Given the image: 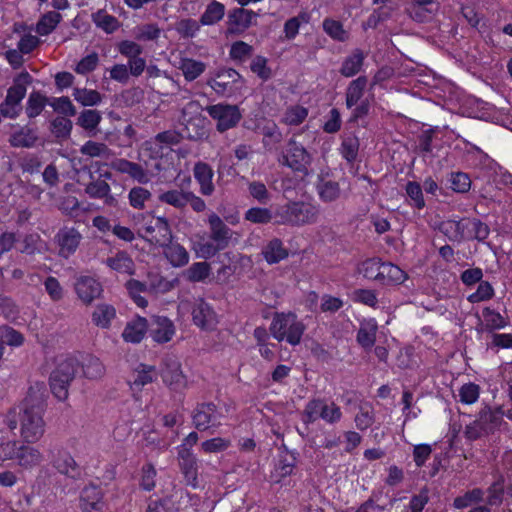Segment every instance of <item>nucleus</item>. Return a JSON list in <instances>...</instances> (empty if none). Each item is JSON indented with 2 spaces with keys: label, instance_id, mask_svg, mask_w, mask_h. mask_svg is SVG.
<instances>
[{
  "label": "nucleus",
  "instance_id": "obj_1",
  "mask_svg": "<svg viewBox=\"0 0 512 512\" xmlns=\"http://www.w3.org/2000/svg\"><path fill=\"white\" fill-rule=\"evenodd\" d=\"M45 397L44 384L37 383L30 387L20 411L11 409L6 415V424L10 430L17 428V416H20V434L26 443H36L44 435Z\"/></svg>",
  "mask_w": 512,
  "mask_h": 512
},
{
  "label": "nucleus",
  "instance_id": "obj_2",
  "mask_svg": "<svg viewBox=\"0 0 512 512\" xmlns=\"http://www.w3.org/2000/svg\"><path fill=\"white\" fill-rule=\"evenodd\" d=\"M318 216V207L304 201H290L278 206L274 211L277 224L298 227L315 223Z\"/></svg>",
  "mask_w": 512,
  "mask_h": 512
},
{
  "label": "nucleus",
  "instance_id": "obj_3",
  "mask_svg": "<svg viewBox=\"0 0 512 512\" xmlns=\"http://www.w3.org/2000/svg\"><path fill=\"white\" fill-rule=\"evenodd\" d=\"M439 230L450 241L461 242L464 239L484 240L489 235L486 224L476 218L448 219L442 221Z\"/></svg>",
  "mask_w": 512,
  "mask_h": 512
},
{
  "label": "nucleus",
  "instance_id": "obj_4",
  "mask_svg": "<svg viewBox=\"0 0 512 512\" xmlns=\"http://www.w3.org/2000/svg\"><path fill=\"white\" fill-rule=\"evenodd\" d=\"M503 423V411L501 408L484 406L480 409L474 421L465 426L464 435L474 441L493 434Z\"/></svg>",
  "mask_w": 512,
  "mask_h": 512
},
{
  "label": "nucleus",
  "instance_id": "obj_5",
  "mask_svg": "<svg viewBox=\"0 0 512 512\" xmlns=\"http://www.w3.org/2000/svg\"><path fill=\"white\" fill-rule=\"evenodd\" d=\"M304 331L305 326L293 313H277L270 325V333L276 340H286L291 345L300 343Z\"/></svg>",
  "mask_w": 512,
  "mask_h": 512
},
{
  "label": "nucleus",
  "instance_id": "obj_6",
  "mask_svg": "<svg viewBox=\"0 0 512 512\" xmlns=\"http://www.w3.org/2000/svg\"><path fill=\"white\" fill-rule=\"evenodd\" d=\"M180 123L184 126L187 138L202 140L208 136L205 128V118L200 114V105L196 101L188 102L181 109Z\"/></svg>",
  "mask_w": 512,
  "mask_h": 512
},
{
  "label": "nucleus",
  "instance_id": "obj_7",
  "mask_svg": "<svg viewBox=\"0 0 512 512\" xmlns=\"http://www.w3.org/2000/svg\"><path fill=\"white\" fill-rule=\"evenodd\" d=\"M30 81L28 73H22L13 86L8 91L5 100L0 104V113L2 116L15 119L19 116L22 107L21 101L26 95V84Z\"/></svg>",
  "mask_w": 512,
  "mask_h": 512
},
{
  "label": "nucleus",
  "instance_id": "obj_8",
  "mask_svg": "<svg viewBox=\"0 0 512 512\" xmlns=\"http://www.w3.org/2000/svg\"><path fill=\"white\" fill-rule=\"evenodd\" d=\"M77 370V361L67 358L60 362L50 376L52 393L59 400H65L68 396V386L74 379Z\"/></svg>",
  "mask_w": 512,
  "mask_h": 512
},
{
  "label": "nucleus",
  "instance_id": "obj_9",
  "mask_svg": "<svg viewBox=\"0 0 512 512\" xmlns=\"http://www.w3.org/2000/svg\"><path fill=\"white\" fill-rule=\"evenodd\" d=\"M51 465L62 475L78 480L82 476V470L73 456L60 446H53L48 451Z\"/></svg>",
  "mask_w": 512,
  "mask_h": 512
},
{
  "label": "nucleus",
  "instance_id": "obj_10",
  "mask_svg": "<svg viewBox=\"0 0 512 512\" xmlns=\"http://www.w3.org/2000/svg\"><path fill=\"white\" fill-rule=\"evenodd\" d=\"M208 114L217 121L216 129L223 133L235 127L242 115L236 105L216 104L206 107Z\"/></svg>",
  "mask_w": 512,
  "mask_h": 512
},
{
  "label": "nucleus",
  "instance_id": "obj_11",
  "mask_svg": "<svg viewBox=\"0 0 512 512\" xmlns=\"http://www.w3.org/2000/svg\"><path fill=\"white\" fill-rule=\"evenodd\" d=\"M143 237L152 244L166 245L172 239L168 220L164 217H151L141 228Z\"/></svg>",
  "mask_w": 512,
  "mask_h": 512
},
{
  "label": "nucleus",
  "instance_id": "obj_12",
  "mask_svg": "<svg viewBox=\"0 0 512 512\" xmlns=\"http://www.w3.org/2000/svg\"><path fill=\"white\" fill-rule=\"evenodd\" d=\"M241 81V75L232 68H222L215 72L213 77L207 80L210 86L218 95L228 96L234 93Z\"/></svg>",
  "mask_w": 512,
  "mask_h": 512
},
{
  "label": "nucleus",
  "instance_id": "obj_13",
  "mask_svg": "<svg viewBox=\"0 0 512 512\" xmlns=\"http://www.w3.org/2000/svg\"><path fill=\"white\" fill-rule=\"evenodd\" d=\"M223 417L222 409L213 403H202L194 410L193 423L198 430H207L220 426Z\"/></svg>",
  "mask_w": 512,
  "mask_h": 512
},
{
  "label": "nucleus",
  "instance_id": "obj_14",
  "mask_svg": "<svg viewBox=\"0 0 512 512\" xmlns=\"http://www.w3.org/2000/svg\"><path fill=\"white\" fill-rule=\"evenodd\" d=\"M280 162L294 171L306 173L311 163V155L301 144L290 139L286 154L283 155Z\"/></svg>",
  "mask_w": 512,
  "mask_h": 512
},
{
  "label": "nucleus",
  "instance_id": "obj_15",
  "mask_svg": "<svg viewBox=\"0 0 512 512\" xmlns=\"http://www.w3.org/2000/svg\"><path fill=\"white\" fill-rule=\"evenodd\" d=\"M161 377L172 390L180 391L187 387V379L181 370L180 362L173 357H167L163 361Z\"/></svg>",
  "mask_w": 512,
  "mask_h": 512
},
{
  "label": "nucleus",
  "instance_id": "obj_16",
  "mask_svg": "<svg viewBox=\"0 0 512 512\" xmlns=\"http://www.w3.org/2000/svg\"><path fill=\"white\" fill-rule=\"evenodd\" d=\"M82 240L81 233L72 227H64L55 235V242L58 246V255L68 259L78 249Z\"/></svg>",
  "mask_w": 512,
  "mask_h": 512
},
{
  "label": "nucleus",
  "instance_id": "obj_17",
  "mask_svg": "<svg viewBox=\"0 0 512 512\" xmlns=\"http://www.w3.org/2000/svg\"><path fill=\"white\" fill-rule=\"evenodd\" d=\"M78 298L86 305L99 298L103 292L101 283L92 276H79L74 284Z\"/></svg>",
  "mask_w": 512,
  "mask_h": 512
},
{
  "label": "nucleus",
  "instance_id": "obj_18",
  "mask_svg": "<svg viewBox=\"0 0 512 512\" xmlns=\"http://www.w3.org/2000/svg\"><path fill=\"white\" fill-rule=\"evenodd\" d=\"M104 493L102 489L95 484L86 485L79 498V506L82 512H103Z\"/></svg>",
  "mask_w": 512,
  "mask_h": 512
},
{
  "label": "nucleus",
  "instance_id": "obj_19",
  "mask_svg": "<svg viewBox=\"0 0 512 512\" xmlns=\"http://www.w3.org/2000/svg\"><path fill=\"white\" fill-rule=\"evenodd\" d=\"M183 136L176 130H167L158 133L154 138L143 143V149L150 151L152 156H159L164 147L177 145L181 142Z\"/></svg>",
  "mask_w": 512,
  "mask_h": 512
},
{
  "label": "nucleus",
  "instance_id": "obj_20",
  "mask_svg": "<svg viewBox=\"0 0 512 512\" xmlns=\"http://www.w3.org/2000/svg\"><path fill=\"white\" fill-rule=\"evenodd\" d=\"M148 330L152 339L157 343H166L175 334L173 322L165 316H153Z\"/></svg>",
  "mask_w": 512,
  "mask_h": 512
},
{
  "label": "nucleus",
  "instance_id": "obj_21",
  "mask_svg": "<svg viewBox=\"0 0 512 512\" xmlns=\"http://www.w3.org/2000/svg\"><path fill=\"white\" fill-rule=\"evenodd\" d=\"M91 181L85 186V193L93 199H103L108 206H116L117 200L111 195L110 185L103 179H94V175L89 171Z\"/></svg>",
  "mask_w": 512,
  "mask_h": 512
},
{
  "label": "nucleus",
  "instance_id": "obj_22",
  "mask_svg": "<svg viewBox=\"0 0 512 512\" xmlns=\"http://www.w3.org/2000/svg\"><path fill=\"white\" fill-rule=\"evenodd\" d=\"M193 322L203 329H212L217 324V314L213 308L204 300L195 302L192 309Z\"/></svg>",
  "mask_w": 512,
  "mask_h": 512
},
{
  "label": "nucleus",
  "instance_id": "obj_23",
  "mask_svg": "<svg viewBox=\"0 0 512 512\" xmlns=\"http://www.w3.org/2000/svg\"><path fill=\"white\" fill-rule=\"evenodd\" d=\"M257 14L252 10L236 8L228 15V31L232 34H239L248 29Z\"/></svg>",
  "mask_w": 512,
  "mask_h": 512
},
{
  "label": "nucleus",
  "instance_id": "obj_24",
  "mask_svg": "<svg viewBox=\"0 0 512 512\" xmlns=\"http://www.w3.org/2000/svg\"><path fill=\"white\" fill-rule=\"evenodd\" d=\"M208 223L210 227V238L219 245H223V248L226 249L232 238L231 229L215 213L209 215Z\"/></svg>",
  "mask_w": 512,
  "mask_h": 512
},
{
  "label": "nucleus",
  "instance_id": "obj_25",
  "mask_svg": "<svg viewBox=\"0 0 512 512\" xmlns=\"http://www.w3.org/2000/svg\"><path fill=\"white\" fill-rule=\"evenodd\" d=\"M15 460L20 467L24 469H32L41 464L43 461V454L34 446L21 444L17 447Z\"/></svg>",
  "mask_w": 512,
  "mask_h": 512
},
{
  "label": "nucleus",
  "instance_id": "obj_26",
  "mask_svg": "<svg viewBox=\"0 0 512 512\" xmlns=\"http://www.w3.org/2000/svg\"><path fill=\"white\" fill-rule=\"evenodd\" d=\"M194 178L200 186V193L204 196H210L215 190L213 184L214 172L212 168L204 162H198L193 168Z\"/></svg>",
  "mask_w": 512,
  "mask_h": 512
},
{
  "label": "nucleus",
  "instance_id": "obj_27",
  "mask_svg": "<svg viewBox=\"0 0 512 512\" xmlns=\"http://www.w3.org/2000/svg\"><path fill=\"white\" fill-rule=\"evenodd\" d=\"M105 264L117 273L133 275L135 273V263L132 257L126 251H117L114 255L105 260Z\"/></svg>",
  "mask_w": 512,
  "mask_h": 512
},
{
  "label": "nucleus",
  "instance_id": "obj_28",
  "mask_svg": "<svg viewBox=\"0 0 512 512\" xmlns=\"http://www.w3.org/2000/svg\"><path fill=\"white\" fill-rule=\"evenodd\" d=\"M147 331V320L143 317H137L126 324L122 332V338L125 342L140 343Z\"/></svg>",
  "mask_w": 512,
  "mask_h": 512
},
{
  "label": "nucleus",
  "instance_id": "obj_29",
  "mask_svg": "<svg viewBox=\"0 0 512 512\" xmlns=\"http://www.w3.org/2000/svg\"><path fill=\"white\" fill-rule=\"evenodd\" d=\"M116 318V309L107 303L98 304L91 315L93 324L101 329H109L112 321Z\"/></svg>",
  "mask_w": 512,
  "mask_h": 512
},
{
  "label": "nucleus",
  "instance_id": "obj_30",
  "mask_svg": "<svg viewBox=\"0 0 512 512\" xmlns=\"http://www.w3.org/2000/svg\"><path fill=\"white\" fill-rule=\"evenodd\" d=\"M161 246L164 248L163 253L166 259L173 267H182L189 262V253L182 245L170 241Z\"/></svg>",
  "mask_w": 512,
  "mask_h": 512
},
{
  "label": "nucleus",
  "instance_id": "obj_31",
  "mask_svg": "<svg viewBox=\"0 0 512 512\" xmlns=\"http://www.w3.org/2000/svg\"><path fill=\"white\" fill-rule=\"evenodd\" d=\"M206 63L193 59L181 58L179 61L178 69L181 70L186 81H194L206 70Z\"/></svg>",
  "mask_w": 512,
  "mask_h": 512
},
{
  "label": "nucleus",
  "instance_id": "obj_32",
  "mask_svg": "<svg viewBox=\"0 0 512 512\" xmlns=\"http://www.w3.org/2000/svg\"><path fill=\"white\" fill-rule=\"evenodd\" d=\"M37 140V136L33 129L24 126V127H18L15 129L10 137H9V143L13 147H25L29 148L32 147Z\"/></svg>",
  "mask_w": 512,
  "mask_h": 512
},
{
  "label": "nucleus",
  "instance_id": "obj_33",
  "mask_svg": "<svg viewBox=\"0 0 512 512\" xmlns=\"http://www.w3.org/2000/svg\"><path fill=\"white\" fill-rule=\"evenodd\" d=\"M188 192L183 189H170L158 196L161 203L170 205L178 210H184L187 206Z\"/></svg>",
  "mask_w": 512,
  "mask_h": 512
},
{
  "label": "nucleus",
  "instance_id": "obj_34",
  "mask_svg": "<svg viewBox=\"0 0 512 512\" xmlns=\"http://www.w3.org/2000/svg\"><path fill=\"white\" fill-rule=\"evenodd\" d=\"M407 278V274L398 266L392 263L383 262L380 282L384 285L402 284Z\"/></svg>",
  "mask_w": 512,
  "mask_h": 512
},
{
  "label": "nucleus",
  "instance_id": "obj_35",
  "mask_svg": "<svg viewBox=\"0 0 512 512\" xmlns=\"http://www.w3.org/2000/svg\"><path fill=\"white\" fill-rule=\"evenodd\" d=\"M80 153L90 158H100L103 160H109L113 156V152L105 143L92 140L85 142L81 146Z\"/></svg>",
  "mask_w": 512,
  "mask_h": 512
},
{
  "label": "nucleus",
  "instance_id": "obj_36",
  "mask_svg": "<svg viewBox=\"0 0 512 512\" xmlns=\"http://www.w3.org/2000/svg\"><path fill=\"white\" fill-rule=\"evenodd\" d=\"M319 198L325 203L338 200L341 196L339 183L332 180L321 179L317 184Z\"/></svg>",
  "mask_w": 512,
  "mask_h": 512
},
{
  "label": "nucleus",
  "instance_id": "obj_37",
  "mask_svg": "<svg viewBox=\"0 0 512 512\" xmlns=\"http://www.w3.org/2000/svg\"><path fill=\"white\" fill-rule=\"evenodd\" d=\"M225 10L224 4L213 0L206 6L205 11L201 15L200 24L210 26L220 22L225 15Z\"/></svg>",
  "mask_w": 512,
  "mask_h": 512
},
{
  "label": "nucleus",
  "instance_id": "obj_38",
  "mask_svg": "<svg viewBox=\"0 0 512 512\" xmlns=\"http://www.w3.org/2000/svg\"><path fill=\"white\" fill-rule=\"evenodd\" d=\"M265 260L269 264H275L288 256L287 249L279 239H272L262 250Z\"/></svg>",
  "mask_w": 512,
  "mask_h": 512
},
{
  "label": "nucleus",
  "instance_id": "obj_39",
  "mask_svg": "<svg viewBox=\"0 0 512 512\" xmlns=\"http://www.w3.org/2000/svg\"><path fill=\"white\" fill-rule=\"evenodd\" d=\"M377 324L373 320L361 324L357 333V342L364 349H371L376 341Z\"/></svg>",
  "mask_w": 512,
  "mask_h": 512
},
{
  "label": "nucleus",
  "instance_id": "obj_40",
  "mask_svg": "<svg viewBox=\"0 0 512 512\" xmlns=\"http://www.w3.org/2000/svg\"><path fill=\"white\" fill-rule=\"evenodd\" d=\"M364 58L365 56L361 50H354L352 54L343 61L340 73L345 77L356 75L363 65Z\"/></svg>",
  "mask_w": 512,
  "mask_h": 512
},
{
  "label": "nucleus",
  "instance_id": "obj_41",
  "mask_svg": "<svg viewBox=\"0 0 512 512\" xmlns=\"http://www.w3.org/2000/svg\"><path fill=\"white\" fill-rule=\"evenodd\" d=\"M482 316L484 322H481L480 325L487 331L499 330L503 329L507 326L506 319L497 311L491 309L490 307H485L482 310Z\"/></svg>",
  "mask_w": 512,
  "mask_h": 512
},
{
  "label": "nucleus",
  "instance_id": "obj_42",
  "mask_svg": "<svg viewBox=\"0 0 512 512\" xmlns=\"http://www.w3.org/2000/svg\"><path fill=\"white\" fill-rule=\"evenodd\" d=\"M367 86V78L364 76L353 80L346 91V105L348 108L355 106L362 98Z\"/></svg>",
  "mask_w": 512,
  "mask_h": 512
},
{
  "label": "nucleus",
  "instance_id": "obj_43",
  "mask_svg": "<svg viewBox=\"0 0 512 512\" xmlns=\"http://www.w3.org/2000/svg\"><path fill=\"white\" fill-rule=\"evenodd\" d=\"M485 492L481 488H473L466 491L463 495L458 496L453 501L456 509H465L469 506L476 505L484 501Z\"/></svg>",
  "mask_w": 512,
  "mask_h": 512
},
{
  "label": "nucleus",
  "instance_id": "obj_44",
  "mask_svg": "<svg viewBox=\"0 0 512 512\" xmlns=\"http://www.w3.org/2000/svg\"><path fill=\"white\" fill-rule=\"evenodd\" d=\"M193 249L196 255L202 259H210L219 251L224 250L223 245H219L211 238L209 240L202 239L194 244Z\"/></svg>",
  "mask_w": 512,
  "mask_h": 512
},
{
  "label": "nucleus",
  "instance_id": "obj_45",
  "mask_svg": "<svg viewBox=\"0 0 512 512\" xmlns=\"http://www.w3.org/2000/svg\"><path fill=\"white\" fill-rule=\"evenodd\" d=\"M73 97L83 106H96L103 98L98 91L86 88H74Z\"/></svg>",
  "mask_w": 512,
  "mask_h": 512
},
{
  "label": "nucleus",
  "instance_id": "obj_46",
  "mask_svg": "<svg viewBox=\"0 0 512 512\" xmlns=\"http://www.w3.org/2000/svg\"><path fill=\"white\" fill-rule=\"evenodd\" d=\"M92 20L95 25L106 33H113L120 25L116 17L107 14L104 10H98L92 14Z\"/></svg>",
  "mask_w": 512,
  "mask_h": 512
},
{
  "label": "nucleus",
  "instance_id": "obj_47",
  "mask_svg": "<svg viewBox=\"0 0 512 512\" xmlns=\"http://www.w3.org/2000/svg\"><path fill=\"white\" fill-rule=\"evenodd\" d=\"M383 262L378 258H370L361 263L359 272L367 279L380 282Z\"/></svg>",
  "mask_w": 512,
  "mask_h": 512
},
{
  "label": "nucleus",
  "instance_id": "obj_48",
  "mask_svg": "<svg viewBox=\"0 0 512 512\" xmlns=\"http://www.w3.org/2000/svg\"><path fill=\"white\" fill-rule=\"evenodd\" d=\"M82 369L85 377L88 379H99L105 373L103 364L94 356H88L83 360Z\"/></svg>",
  "mask_w": 512,
  "mask_h": 512
},
{
  "label": "nucleus",
  "instance_id": "obj_49",
  "mask_svg": "<svg viewBox=\"0 0 512 512\" xmlns=\"http://www.w3.org/2000/svg\"><path fill=\"white\" fill-rule=\"evenodd\" d=\"M102 120V116L99 111L87 109L83 110L78 119L77 124L81 126L86 131L92 132L95 131L97 126Z\"/></svg>",
  "mask_w": 512,
  "mask_h": 512
},
{
  "label": "nucleus",
  "instance_id": "obj_50",
  "mask_svg": "<svg viewBox=\"0 0 512 512\" xmlns=\"http://www.w3.org/2000/svg\"><path fill=\"white\" fill-rule=\"evenodd\" d=\"M324 402V399H312L306 404L302 413V420L305 424L321 419Z\"/></svg>",
  "mask_w": 512,
  "mask_h": 512
},
{
  "label": "nucleus",
  "instance_id": "obj_51",
  "mask_svg": "<svg viewBox=\"0 0 512 512\" xmlns=\"http://www.w3.org/2000/svg\"><path fill=\"white\" fill-rule=\"evenodd\" d=\"M61 20L58 12L52 11L43 15L36 25V32L42 36L50 34Z\"/></svg>",
  "mask_w": 512,
  "mask_h": 512
},
{
  "label": "nucleus",
  "instance_id": "obj_52",
  "mask_svg": "<svg viewBox=\"0 0 512 512\" xmlns=\"http://www.w3.org/2000/svg\"><path fill=\"white\" fill-rule=\"evenodd\" d=\"M210 264L207 262H197L192 264L186 270V277L191 282H200L210 275Z\"/></svg>",
  "mask_w": 512,
  "mask_h": 512
},
{
  "label": "nucleus",
  "instance_id": "obj_53",
  "mask_svg": "<svg viewBox=\"0 0 512 512\" xmlns=\"http://www.w3.org/2000/svg\"><path fill=\"white\" fill-rule=\"evenodd\" d=\"M324 31L334 40L344 42L348 39V32L344 30L343 25L333 19H325L323 21Z\"/></svg>",
  "mask_w": 512,
  "mask_h": 512
},
{
  "label": "nucleus",
  "instance_id": "obj_54",
  "mask_svg": "<svg viewBox=\"0 0 512 512\" xmlns=\"http://www.w3.org/2000/svg\"><path fill=\"white\" fill-rule=\"evenodd\" d=\"M273 218L274 214L267 208L253 207L245 213V219L255 224H267Z\"/></svg>",
  "mask_w": 512,
  "mask_h": 512
},
{
  "label": "nucleus",
  "instance_id": "obj_55",
  "mask_svg": "<svg viewBox=\"0 0 512 512\" xmlns=\"http://www.w3.org/2000/svg\"><path fill=\"white\" fill-rule=\"evenodd\" d=\"M488 497L486 504L489 506H500L504 496V480L499 478L494 481L487 489Z\"/></svg>",
  "mask_w": 512,
  "mask_h": 512
},
{
  "label": "nucleus",
  "instance_id": "obj_56",
  "mask_svg": "<svg viewBox=\"0 0 512 512\" xmlns=\"http://www.w3.org/2000/svg\"><path fill=\"white\" fill-rule=\"evenodd\" d=\"M46 105V98L38 93V92H32L29 95L27 106H26V113L29 118H34L38 116L42 110L44 109Z\"/></svg>",
  "mask_w": 512,
  "mask_h": 512
},
{
  "label": "nucleus",
  "instance_id": "obj_57",
  "mask_svg": "<svg viewBox=\"0 0 512 512\" xmlns=\"http://www.w3.org/2000/svg\"><path fill=\"white\" fill-rule=\"evenodd\" d=\"M126 288L137 306L141 308H145L147 306V300L141 296V293L146 290L144 283L131 279L126 283Z\"/></svg>",
  "mask_w": 512,
  "mask_h": 512
},
{
  "label": "nucleus",
  "instance_id": "obj_58",
  "mask_svg": "<svg viewBox=\"0 0 512 512\" xmlns=\"http://www.w3.org/2000/svg\"><path fill=\"white\" fill-rule=\"evenodd\" d=\"M150 198V191L143 187H134L128 194L129 204L135 209H143Z\"/></svg>",
  "mask_w": 512,
  "mask_h": 512
},
{
  "label": "nucleus",
  "instance_id": "obj_59",
  "mask_svg": "<svg viewBox=\"0 0 512 512\" xmlns=\"http://www.w3.org/2000/svg\"><path fill=\"white\" fill-rule=\"evenodd\" d=\"M494 296V288L488 281H481L477 290L467 297L470 303H479L490 300Z\"/></svg>",
  "mask_w": 512,
  "mask_h": 512
},
{
  "label": "nucleus",
  "instance_id": "obj_60",
  "mask_svg": "<svg viewBox=\"0 0 512 512\" xmlns=\"http://www.w3.org/2000/svg\"><path fill=\"white\" fill-rule=\"evenodd\" d=\"M309 16L306 13H301L296 17L290 18L284 24L285 37L288 40L294 39L299 32L302 23H308Z\"/></svg>",
  "mask_w": 512,
  "mask_h": 512
},
{
  "label": "nucleus",
  "instance_id": "obj_61",
  "mask_svg": "<svg viewBox=\"0 0 512 512\" xmlns=\"http://www.w3.org/2000/svg\"><path fill=\"white\" fill-rule=\"evenodd\" d=\"M480 395V387L472 382L466 383L459 389L460 401L464 404H474Z\"/></svg>",
  "mask_w": 512,
  "mask_h": 512
},
{
  "label": "nucleus",
  "instance_id": "obj_62",
  "mask_svg": "<svg viewBox=\"0 0 512 512\" xmlns=\"http://www.w3.org/2000/svg\"><path fill=\"white\" fill-rule=\"evenodd\" d=\"M43 249V242L38 234H28L24 237L23 247L21 249L22 253L33 255L42 252Z\"/></svg>",
  "mask_w": 512,
  "mask_h": 512
},
{
  "label": "nucleus",
  "instance_id": "obj_63",
  "mask_svg": "<svg viewBox=\"0 0 512 512\" xmlns=\"http://www.w3.org/2000/svg\"><path fill=\"white\" fill-rule=\"evenodd\" d=\"M406 193L411 200V205L422 209L425 206L422 188L419 183L410 181L406 184Z\"/></svg>",
  "mask_w": 512,
  "mask_h": 512
},
{
  "label": "nucleus",
  "instance_id": "obj_64",
  "mask_svg": "<svg viewBox=\"0 0 512 512\" xmlns=\"http://www.w3.org/2000/svg\"><path fill=\"white\" fill-rule=\"evenodd\" d=\"M359 140L356 137H347L341 144V154L348 161L352 162L357 158Z\"/></svg>",
  "mask_w": 512,
  "mask_h": 512
}]
</instances>
